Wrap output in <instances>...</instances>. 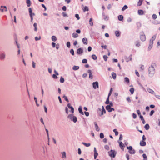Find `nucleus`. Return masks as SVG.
Segmentation results:
<instances>
[{
	"mask_svg": "<svg viewBox=\"0 0 160 160\" xmlns=\"http://www.w3.org/2000/svg\"><path fill=\"white\" fill-rule=\"evenodd\" d=\"M149 76L151 77L152 76L155 72V70L154 67L152 65L148 69Z\"/></svg>",
	"mask_w": 160,
	"mask_h": 160,
	"instance_id": "obj_1",
	"label": "nucleus"
},
{
	"mask_svg": "<svg viewBox=\"0 0 160 160\" xmlns=\"http://www.w3.org/2000/svg\"><path fill=\"white\" fill-rule=\"evenodd\" d=\"M156 38V35H153L152 38L150 39L149 42V44L148 47V49L149 50H150L153 46V42L155 39Z\"/></svg>",
	"mask_w": 160,
	"mask_h": 160,
	"instance_id": "obj_2",
	"label": "nucleus"
},
{
	"mask_svg": "<svg viewBox=\"0 0 160 160\" xmlns=\"http://www.w3.org/2000/svg\"><path fill=\"white\" fill-rule=\"evenodd\" d=\"M109 155L112 157L114 158L116 156V153L114 150H111L110 152H108Z\"/></svg>",
	"mask_w": 160,
	"mask_h": 160,
	"instance_id": "obj_3",
	"label": "nucleus"
},
{
	"mask_svg": "<svg viewBox=\"0 0 160 160\" xmlns=\"http://www.w3.org/2000/svg\"><path fill=\"white\" fill-rule=\"evenodd\" d=\"M68 118L71 120H72L74 122H76L77 121V118L76 117L73 116L72 115H69L68 116Z\"/></svg>",
	"mask_w": 160,
	"mask_h": 160,
	"instance_id": "obj_4",
	"label": "nucleus"
},
{
	"mask_svg": "<svg viewBox=\"0 0 160 160\" xmlns=\"http://www.w3.org/2000/svg\"><path fill=\"white\" fill-rule=\"evenodd\" d=\"M92 85L94 89H96L99 87L98 83L97 81L93 82L92 83Z\"/></svg>",
	"mask_w": 160,
	"mask_h": 160,
	"instance_id": "obj_5",
	"label": "nucleus"
},
{
	"mask_svg": "<svg viewBox=\"0 0 160 160\" xmlns=\"http://www.w3.org/2000/svg\"><path fill=\"white\" fill-rule=\"evenodd\" d=\"M106 108L107 110L109 112H112V111H114V109L111 108L110 105H107L106 106Z\"/></svg>",
	"mask_w": 160,
	"mask_h": 160,
	"instance_id": "obj_6",
	"label": "nucleus"
},
{
	"mask_svg": "<svg viewBox=\"0 0 160 160\" xmlns=\"http://www.w3.org/2000/svg\"><path fill=\"white\" fill-rule=\"evenodd\" d=\"M140 39L142 41H145L146 40V36L144 33L141 34L140 36Z\"/></svg>",
	"mask_w": 160,
	"mask_h": 160,
	"instance_id": "obj_7",
	"label": "nucleus"
},
{
	"mask_svg": "<svg viewBox=\"0 0 160 160\" xmlns=\"http://www.w3.org/2000/svg\"><path fill=\"white\" fill-rule=\"evenodd\" d=\"M0 11L3 12L4 11H7V7L6 6H1L0 8Z\"/></svg>",
	"mask_w": 160,
	"mask_h": 160,
	"instance_id": "obj_8",
	"label": "nucleus"
},
{
	"mask_svg": "<svg viewBox=\"0 0 160 160\" xmlns=\"http://www.w3.org/2000/svg\"><path fill=\"white\" fill-rule=\"evenodd\" d=\"M98 155V154L97 152L96 148H94V158L96 159Z\"/></svg>",
	"mask_w": 160,
	"mask_h": 160,
	"instance_id": "obj_9",
	"label": "nucleus"
},
{
	"mask_svg": "<svg viewBox=\"0 0 160 160\" xmlns=\"http://www.w3.org/2000/svg\"><path fill=\"white\" fill-rule=\"evenodd\" d=\"M82 42L85 45L88 44V39L87 38H83L82 39Z\"/></svg>",
	"mask_w": 160,
	"mask_h": 160,
	"instance_id": "obj_10",
	"label": "nucleus"
},
{
	"mask_svg": "<svg viewBox=\"0 0 160 160\" xmlns=\"http://www.w3.org/2000/svg\"><path fill=\"white\" fill-rule=\"evenodd\" d=\"M5 54L4 53H2L0 54V59L1 60H3L5 59Z\"/></svg>",
	"mask_w": 160,
	"mask_h": 160,
	"instance_id": "obj_11",
	"label": "nucleus"
},
{
	"mask_svg": "<svg viewBox=\"0 0 160 160\" xmlns=\"http://www.w3.org/2000/svg\"><path fill=\"white\" fill-rule=\"evenodd\" d=\"M88 72L89 73V78L91 79L93 78V76L92 74V71L91 70H88Z\"/></svg>",
	"mask_w": 160,
	"mask_h": 160,
	"instance_id": "obj_12",
	"label": "nucleus"
},
{
	"mask_svg": "<svg viewBox=\"0 0 160 160\" xmlns=\"http://www.w3.org/2000/svg\"><path fill=\"white\" fill-rule=\"evenodd\" d=\"M140 145L142 146H145L146 145V142L143 140H142L140 142Z\"/></svg>",
	"mask_w": 160,
	"mask_h": 160,
	"instance_id": "obj_13",
	"label": "nucleus"
},
{
	"mask_svg": "<svg viewBox=\"0 0 160 160\" xmlns=\"http://www.w3.org/2000/svg\"><path fill=\"white\" fill-rule=\"evenodd\" d=\"M83 52V50L81 48H78L77 50V53L78 54L82 53Z\"/></svg>",
	"mask_w": 160,
	"mask_h": 160,
	"instance_id": "obj_14",
	"label": "nucleus"
},
{
	"mask_svg": "<svg viewBox=\"0 0 160 160\" xmlns=\"http://www.w3.org/2000/svg\"><path fill=\"white\" fill-rule=\"evenodd\" d=\"M147 90L150 93H151L152 94H154L155 93L150 88H148L147 89Z\"/></svg>",
	"mask_w": 160,
	"mask_h": 160,
	"instance_id": "obj_15",
	"label": "nucleus"
},
{
	"mask_svg": "<svg viewBox=\"0 0 160 160\" xmlns=\"http://www.w3.org/2000/svg\"><path fill=\"white\" fill-rule=\"evenodd\" d=\"M119 146H120L121 148L123 150H124V145L122 142H119Z\"/></svg>",
	"mask_w": 160,
	"mask_h": 160,
	"instance_id": "obj_16",
	"label": "nucleus"
},
{
	"mask_svg": "<svg viewBox=\"0 0 160 160\" xmlns=\"http://www.w3.org/2000/svg\"><path fill=\"white\" fill-rule=\"evenodd\" d=\"M138 13L139 15H142L144 14V12L142 10H139L138 11Z\"/></svg>",
	"mask_w": 160,
	"mask_h": 160,
	"instance_id": "obj_17",
	"label": "nucleus"
},
{
	"mask_svg": "<svg viewBox=\"0 0 160 160\" xmlns=\"http://www.w3.org/2000/svg\"><path fill=\"white\" fill-rule=\"evenodd\" d=\"M140 118L142 121V123L143 124H144L145 123V121L143 118V116L141 115H140Z\"/></svg>",
	"mask_w": 160,
	"mask_h": 160,
	"instance_id": "obj_18",
	"label": "nucleus"
},
{
	"mask_svg": "<svg viewBox=\"0 0 160 160\" xmlns=\"http://www.w3.org/2000/svg\"><path fill=\"white\" fill-rule=\"evenodd\" d=\"M78 111L82 115H83L84 113L82 111V108L81 106H80L78 108Z\"/></svg>",
	"mask_w": 160,
	"mask_h": 160,
	"instance_id": "obj_19",
	"label": "nucleus"
},
{
	"mask_svg": "<svg viewBox=\"0 0 160 160\" xmlns=\"http://www.w3.org/2000/svg\"><path fill=\"white\" fill-rule=\"evenodd\" d=\"M143 0H139L138 2L137 5L138 6H140L142 4V2Z\"/></svg>",
	"mask_w": 160,
	"mask_h": 160,
	"instance_id": "obj_20",
	"label": "nucleus"
},
{
	"mask_svg": "<svg viewBox=\"0 0 160 160\" xmlns=\"http://www.w3.org/2000/svg\"><path fill=\"white\" fill-rule=\"evenodd\" d=\"M112 76L113 79H116V74L115 72H112Z\"/></svg>",
	"mask_w": 160,
	"mask_h": 160,
	"instance_id": "obj_21",
	"label": "nucleus"
},
{
	"mask_svg": "<svg viewBox=\"0 0 160 160\" xmlns=\"http://www.w3.org/2000/svg\"><path fill=\"white\" fill-rule=\"evenodd\" d=\"M95 125L96 127V130L97 131H99L100 130V129L98 126V124L96 122L95 123Z\"/></svg>",
	"mask_w": 160,
	"mask_h": 160,
	"instance_id": "obj_22",
	"label": "nucleus"
},
{
	"mask_svg": "<svg viewBox=\"0 0 160 160\" xmlns=\"http://www.w3.org/2000/svg\"><path fill=\"white\" fill-rule=\"evenodd\" d=\"M26 3L28 7H30L31 6V1L30 0H27Z\"/></svg>",
	"mask_w": 160,
	"mask_h": 160,
	"instance_id": "obj_23",
	"label": "nucleus"
},
{
	"mask_svg": "<svg viewBox=\"0 0 160 160\" xmlns=\"http://www.w3.org/2000/svg\"><path fill=\"white\" fill-rule=\"evenodd\" d=\"M118 19L119 21H122L123 19V16L122 15H119L118 17Z\"/></svg>",
	"mask_w": 160,
	"mask_h": 160,
	"instance_id": "obj_24",
	"label": "nucleus"
},
{
	"mask_svg": "<svg viewBox=\"0 0 160 160\" xmlns=\"http://www.w3.org/2000/svg\"><path fill=\"white\" fill-rule=\"evenodd\" d=\"M106 113V111L105 109L104 108V107L102 106V111L101 112V114L100 115L101 116H102L103 114L104 113Z\"/></svg>",
	"mask_w": 160,
	"mask_h": 160,
	"instance_id": "obj_25",
	"label": "nucleus"
},
{
	"mask_svg": "<svg viewBox=\"0 0 160 160\" xmlns=\"http://www.w3.org/2000/svg\"><path fill=\"white\" fill-rule=\"evenodd\" d=\"M79 68V67L78 66H74L73 67V69L74 70H78Z\"/></svg>",
	"mask_w": 160,
	"mask_h": 160,
	"instance_id": "obj_26",
	"label": "nucleus"
},
{
	"mask_svg": "<svg viewBox=\"0 0 160 160\" xmlns=\"http://www.w3.org/2000/svg\"><path fill=\"white\" fill-rule=\"evenodd\" d=\"M144 128L146 130H148L149 128L150 127L148 124H146L145 125Z\"/></svg>",
	"mask_w": 160,
	"mask_h": 160,
	"instance_id": "obj_27",
	"label": "nucleus"
},
{
	"mask_svg": "<svg viewBox=\"0 0 160 160\" xmlns=\"http://www.w3.org/2000/svg\"><path fill=\"white\" fill-rule=\"evenodd\" d=\"M72 36L74 38H76L78 36V35L75 33H72Z\"/></svg>",
	"mask_w": 160,
	"mask_h": 160,
	"instance_id": "obj_28",
	"label": "nucleus"
},
{
	"mask_svg": "<svg viewBox=\"0 0 160 160\" xmlns=\"http://www.w3.org/2000/svg\"><path fill=\"white\" fill-rule=\"evenodd\" d=\"M83 10L84 12H85L86 11H88L89 10L88 8V7L85 6L84 8L83 9Z\"/></svg>",
	"mask_w": 160,
	"mask_h": 160,
	"instance_id": "obj_29",
	"label": "nucleus"
},
{
	"mask_svg": "<svg viewBox=\"0 0 160 160\" xmlns=\"http://www.w3.org/2000/svg\"><path fill=\"white\" fill-rule=\"evenodd\" d=\"M57 38L56 36H53L52 37V41L55 42L57 40Z\"/></svg>",
	"mask_w": 160,
	"mask_h": 160,
	"instance_id": "obj_30",
	"label": "nucleus"
},
{
	"mask_svg": "<svg viewBox=\"0 0 160 160\" xmlns=\"http://www.w3.org/2000/svg\"><path fill=\"white\" fill-rule=\"evenodd\" d=\"M129 152L131 154H134L135 153V150L132 149V150L129 151Z\"/></svg>",
	"mask_w": 160,
	"mask_h": 160,
	"instance_id": "obj_31",
	"label": "nucleus"
},
{
	"mask_svg": "<svg viewBox=\"0 0 160 160\" xmlns=\"http://www.w3.org/2000/svg\"><path fill=\"white\" fill-rule=\"evenodd\" d=\"M89 24L91 26H92L93 25V23L92 22V18L90 19L89 20Z\"/></svg>",
	"mask_w": 160,
	"mask_h": 160,
	"instance_id": "obj_32",
	"label": "nucleus"
},
{
	"mask_svg": "<svg viewBox=\"0 0 160 160\" xmlns=\"http://www.w3.org/2000/svg\"><path fill=\"white\" fill-rule=\"evenodd\" d=\"M143 158V160H147V158L146 155L144 153L142 155Z\"/></svg>",
	"mask_w": 160,
	"mask_h": 160,
	"instance_id": "obj_33",
	"label": "nucleus"
},
{
	"mask_svg": "<svg viewBox=\"0 0 160 160\" xmlns=\"http://www.w3.org/2000/svg\"><path fill=\"white\" fill-rule=\"evenodd\" d=\"M62 154L63 158H65L66 157V153L65 152H62Z\"/></svg>",
	"mask_w": 160,
	"mask_h": 160,
	"instance_id": "obj_34",
	"label": "nucleus"
},
{
	"mask_svg": "<svg viewBox=\"0 0 160 160\" xmlns=\"http://www.w3.org/2000/svg\"><path fill=\"white\" fill-rule=\"evenodd\" d=\"M125 81L127 83H128L129 82V80L127 77H126L124 78Z\"/></svg>",
	"mask_w": 160,
	"mask_h": 160,
	"instance_id": "obj_35",
	"label": "nucleus"
},
{
	"mask_svg": "<svg viewBox=\"0 0 160 160\" xmlns=\"http://www.w3.org/2000/svg\"><path fill=\"white\" fill-rule=\"evenodd\" d=\"M115 34L117 37H119L120 36L119 32L118 31H116L115 32Z\"/></svg>",
	"mask_w": 160,
	"mask_h": 160,
	"instance_id": "obj_36",
	"label": "nucleus"
},
{
	"mask_svg": "<svg viewBox=\"0 0 160 160\" xmlns=\"http://www.w3.org/2000/svg\"><path fill=\"white\" fill-rule=\"evenodd\" d=\"M92 58L93 59H94V60H96L97 59V56H96V55H95L94 54H93V55H92Z\"/></svg>",
	"mask_w": 160,
	"mask_h": 160,
	"instance_id": "obj_37",
	"label": "nucleus"
},
{
	"mask_svg": "<svg viewBox=\"0 0 160 160\" xmlns=\"http://www.w3.org/2000/svg\"><path fill=\"white\" fill-rule=\"evenodd\" d=\"M113 131L115 132V135L116 136H117L118 134V132L117 131V129H115L113 130Z\"/></svg>",
	"mask_w": 160,
	"mask_h": 160,
	"instance_id": "obj_38",
	"label": "nucleus"
},
{
	"mask_svg": "<svg viewBox=\"0 0 160 160\" xmlns=\"http://www.w3.org/2000/svg\"><path fill=\"white\" fill-rule=\"evenodd\" d=\"M128 7L126 5H124L123 7L122 8V11H124L125 9H127L128 8Z\"/></svg>",
	"mask_w": 160,
	"mask_h": 160,
	"instance_id": "obj_39",
	"label": "nucleus"
},
{
	"mask_svg": "<svg viewBox=\"0 0 160 160\" xmlns=\"http://www.w3.org/2000/svg\"><path fill=\"white\" fill-rule=\"evenodd\" d=\"M60 81V82L62 83L64 82V79L62 77H61Z\"/></svg>",
	"mask_w": 160,
	"mask_h": 160,
	"instance_id": "obj_40",
	"label": "nucleus"
},
{
	"mask_svg": "<svg viewBox=\"0 0 160 160\" xmlns=\"http://www.w3.org/2000/svg\"><path fill=\"white\" fill-rule=\"evenodd\" d=\"M63 98H64L65 100L67 102H69L67 96H66L65 95H64L63 96Z\"/></svg>",
	"mask_w": 160,
	"mask_h": 160,
	"instance_id": "obj_41",
	"label": "nucleus"
},
{
	"mask_svg": "<svg viewBox=\"0 0 160 160\" xmlns=\"http://www.w3.org/2000/svg\"><path fill=\"white\" fill-rule=\"evenodd\" d=\"M82 144L84 145L85 146H86V147H89V146H90V143H85V142H83L82 143Z\"/></svg>",
	"mask_w": 160,
	"mask_h": 160,
	"instance_id": "obj_42",
	"label": "nucleus"
},
{
	"mask_svg": "<svg viewBox=\"0 0 160 160\" xmlns=\"http://www.w3.org/2000/svg\"><path fill=\"white\" fill-rule=\"evenodd\" d=\"M34 100L35 101V102H36V103L37 106L38 107L39 106V104L38 103V101H37V98L36 97H34Z\"/></svg>",
	"mask_w": 160,
	"mask_h": 160,
	"instance_id": "obj_43",
	"label": "nucleus"
},
{
	"mask_svg": "<svg viewBox=\"0 0 160 160\" xmlns=\"http://www.w3.org/2000/svg\"><path fill=\"white\" fill-rule=\"evenodd\" d=\"M130 92H131V94H133L134 92V89L133 88H131L129 90Z\"/></svg>",
	"mask_w": 160,
	"mask_h": 160,
	"instance_id": "obj_44",
	"label": "nucleus"
},
{
	"mask_svg": "<svg viewBox=\"0 0 160 160\" xmlns=\"http://www.w3.org/2000/svg\"><path fill=\"white\" fill-rule=\"evenodd\" d=\"M109 97H108L106 101L105 102L106 104H108L109 103Z\"/></svg>",
	"mask_w": 160,
	"mask_h": 160,
	"instance_id": "obj_45",
	"label": "nucleus"
},
{
	"mask_svg": "<svg viewBox=\"0 0 160 160\" xmlns=\"http://www.w3.org/2000/svg\"><path fill=\"white\" fill-rule=\"evenodd\" d=\"M136 46L137 47H139L140 46V44L139 42L137 41L136 43Z\"/></svg>",
	"mask_w": 160,
	"mask_h": 160,
	"instance_id": "obj_46",
	"label": "nucleus"
},
{
	"mask_svg": "<svg viewBox=\"0 0 160 160\" xmlns=\"http://www.w3.org/2000/svg\"><path fill=\"white\" fill-rule=\"evenodd\" d=\"M33 26L34 27V30L35 31H36L37 30V24L36 23H34Z\"/></svg>",
	"mask_w": 160,
	"mask_h": 160,
	"instance_id": "obj_47",
	"label": "nucleus"
},
{
	"mask_svg": "<svg viewBox=\"0 0 160 160\" xmlns=\"http://www.w3.org/2000/svg\"><path fill=\"white\" fill-rule=\"evenodd\" d=\"M82 62L83 63H86L87 62V60L86 59H84L82 60Z\"/></svg>",
	"mask_w": 160,
	"mask_h": 160,
	"instance_id": "obj_48",
	"label": "nucleus"
},
{
	"mask_svg": "<svg viewBox=\"0 0 160 160\" xmlns=\"http://www.w3.org/2000/svg\"><path fill=\"white\" fill-rule=\"evenodd\" d=\"M108 58V57L106 55H104L103 56V58L105 61H107Z\"/></svg>",
	"mask_w": 160,
	"mask_h": 160,
	"instance_id": "obj_49",
	"label": "nucleus"
},
{
	"mask_svg": "<svg viewBox=\"0 0 160 160\" xmlns=\"http://www.w3.org/2000/svg\"><path fill=\"white\" fill-rule=\"evenodd\" d=\"M152 18L153 19H155L157 18V16L156 14H153L152 16Z\"/></svg>",
	"mask_w": 160,
	"mask_h": 160,
	"instance_id": "obj_50",
	"label": "nucleus"
},
{
	"mask_svg": "<svg viewBox=\"0 0 160 160\" xmlns=\"http://www.w3.org/2000/svg\"><path fill=\"white\" fill-rule=\"evenodd\" d=\"M70 52L72 55L74 54V51L73 49H72L70 51Z\"/></svg>",
	"mask_w": 160,
	"mask_h": 160,
	"instance_id": "obj_51",
	"label": "nucleus"
},
{
	"mask_svg": "<svg viewBox=\"0 0 160 160\" xmlns=\"http://www.w3.org/2000/svg\"><path fill=\"white\" fill-rule=\"evenodd\" d=\"M154 112H155V111L154 110H152L150 113V114H149L150 116H152Z\"/></svg>",
	"mask_w": 160,
	"mask_h": 160,
	"instance_id": "obj_52",
	"label": "nucleus"
},
{
	"mask_svg": "<svg viewBox=\"0 0 160 160\" xmlns=\"http://www.w3.org/2000/svg\"><path fill=\"white\" fill-rule=\"evenodd\" d=\"M100 136L101 138L102 139L103 138L104 136L103 133H101L100 134Z\"/></svg>",
	"mask_w": 160,
	"mask_h": 160,
	"instance_id": "obj_53",
	"label": "nucleus"
},
{
	"mask_svg": "<svg viewBox=\"0 0 160 160\" xmlns=\"http://www.w3.org/2000/svg\"><path fill=\"white\" fill-rule=\"evenodd\" d=\"M127 148L129 150V151H131V150H132V148L131 146H130L129 147H127Z\"/></svg>",
	"mask_w": 160,
	"mask_h": 160,
	"instance_id": "obj_54",
	"label": "nucleus"
},
{
	"mask_svg": "<svg viewBox=\"0 0 160 160\" xmlns=\"http://www.w3.org/2000/svg\"><path fill=\"white\" fill-rule=\"evenodd\" d=\"M75 17L78 20L80 19V17L78 14H76L75 15Z\"/></svg>",
	"mask_w": 160,
	"mask_h": 160,
	"instance_id": "obj_55",
	"label": "nucleus"
},
{
	"mask_svg": "<svg viewBox=\"0 0 160 160\" xmlns=\"http://www.w3.org/2000/svg\"><path fill=\"white\" fill-rule=\"evenodd\" d=\"M135 72L136 75L138 77L140 76L137 70H135Z\"/></svg>",
	"mask_w": 160,
	"mask_h": 160,
	"instance_id": "obj_56",
	"label": "nucleus"
},
{
	"mask_svg": "<svg viewBox=\"0 0 160 160\" xmlns=\"http://www.w3.org/2000/svg\"><path fill=\"white\" fill-rule=\"evenodd\" d=\"M41 38L40 37H39V38H38V37H35V40L36 41H38V40H39L41 39Z\"/></svg>",
	"mask_w": 160,
	"mask_h": 160,
	"instance_id": "obj_57",
	"label": "nucleus"
},
{
	"mask_svg": "<svg viewBox=\"0 0 160 160\" xmlns=\"http://www.w3.org/2000/svg\"><path fill=\"white\" fill-rule=\"evenodd\" d=\"M28 10H29V14L30 15H31V14H32V9H31V8H29L28 9Z\"/></svg>",
	"mask_w": 160,
	"mask_h": 160,
	"instance_id": "obj_58",
	"label": "nucleus"
},
{
	"mask_svg": "<svg viewBox=\"0 0 160 160\" xmlns=\"http://www.w3.org/2000/svg\"><path fill=\"white\" fill-rule=\"evenodd\" d=\"M67 46L68 47L70 48V43L69 42H67Z\"/></svg>",
	"mask_w": 160,
	"mask_h": 160,
	"instance_id": "obj_59",
	"label": "nucleus"
},
{
	"mask_svg": "<svg viewBox=\"0 0 160 160\" xmlns=\"http://www.w3.org/2000/svg\"><path fill=\"white\" fill-rule=\"evenodd\" d=\"M132 116H133V118L135 119L137 117V115L136 114L133 113L132 114Z\"/></svg>",
	"mask_w": 160,
	"mask_h": 160,
	"instance_id": "obj_60",
	"label": "nucleus"
},
{
	"mask_svg": "<svg viewBox=\"0 0 160 160\" xmlns=\"http://www.w3.org/2000/svg\"><path fill=\"white\" fill-rule=\"evenodd\" d=\"M78 154L79 155L81 154V151L80 148H79L78 149Z\"/></svg>",
	"mask_w": 160,
	"mask_h": 160,
	"instance_id": "obj_61",
	"label": "nucleus"
},
{
	"mask_svg": "<svg viewBox=\"0 0 160 160\" xmlns=\"http://www.w3.org/2000/svg\"><path fill=\"white\" fill-rule=\"evenodd\" d=\"M35 63L33 61L32 62V67L34 68H35Z\"/></svg>",
	"mask_w": 160,
	"mask_h": 160,
	"instance_id": "obj_62",
	"label": "nucleus"
},
{
	"mask_svg": "<svg viewBox=\"0 0 160 160\" xmlns=\"http://www.w3.org/2000/svg\"><path fill=\"white\" fill-rule=\"evenodd\" d=\"M62 14L63 15V16L64 17L67 16V14L65 12H63L62 13Z\"/></svg>",
	"mask_w": 160,
	"mask_h": 160,
	"instance_id": "obj_63",
	"label": "nucleus"
},
{
	"mask_svg": "<svg viewBox=\"0 0 160 160\" xmlns=\"http://www.w3.org/2000/svg\"><path fill=\"white\" fill-rule=\"evenodd\" d=\"M105 148L107 150H108L109 148L108 146L106 145L105 146Z\"/></svg>",
	"mask_w": 160,
	"mask_h": 160,
	"instance_id": "obj_64",
	"label": "nucleus"
}]
</instances>
